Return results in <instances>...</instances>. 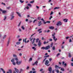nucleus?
I'll use <instances>...</instances> for the list:
<instances>
[{"mask_svg":"<svg viewBox=\"0 0 73 73\" xmlns=\"http://www.w3.org/2000/svg\"><path fill=\"white\" fill-rule=\"evenodd\" d=\"M21 63H22V61H19V60H18L16 62V64L17 65H20L21 64Z\"/></svg>","mask_w":73,"mask_h":73,"instance_id":"1","label":"nucleus"},{"mask_svg":"<svg viewBox=\"0 0 73 73\" xmlns=\"http://www.w3.org/2000/svg\"><path fill=\"white\" fill-rule=\"evenodd\" d=\"M30 41H31V42L32 44H33L34 42H35V40L36 38H34L33 40V38H30ZM32 40H33V41H32Z\"/></svg>","mask_w":73,"mask_h":73,"instance_id":"2","label":"nucleus"},{"mask_svg":"<svg viewBox=\"0 0 73 73\" xmlns=\"http://www.w3.org/2000/svg\"><path fill=\"white\" fill-rule=\"evenodd\" d=\"M10 16L11 17V20H13L14 18H15V16H13V14H11Z\"/></svg>","mask_w":73,"mask_h":73,"instance_id":"3","label":"nucleus"},{"mask_svg":"<svg viewBox=\"0 0 73 73\" xmlns=\"http://www.w3.org/2000/svg\"><path fill=\"white\" fill-rule=\"evenodd\" d=\"M38 61H36L34 63H33L32 65L34 66L35 65H36V66H37L38 65Z\"/></svg>","mask_w":73,"mask_h":73,"instance_id":"4","label":"nucleus"},{"mask_svg":"<svg viewBox=\"0 0 73 73\" xmlns=\"http://www.w3.org/2000/svg\"><path fill=\"white\" fill-rule=\"evenodd\" d=\"M49 63V61L48 60H47L45 61V64L46 65H47V66H49V65H48Z\"/></svg>","mask_w":73,"mask_h":73,"instance_id":"5","label":"nucleus"},{"mask_svg":"<svg viewBox=\"0 0 73 73\" xmlns=\"http://www.w3.org/2000/svg\"><path fill=\"white\" fill-rule=\"evenodd\" d=\"M62 25V23H61V22L59 21L56 24V25L57 26H60Z\"/></svg>","mask_w":73,"mask_h":73,"instance_id":"6","label":"nucleus"},{"mask_svg":"<svg viewBox=\"0 0 73 73\" xmlns=\"http://www.w3.org/2000/svg\"><path fill=\"white\" fill-rule=\"evenodd\" d=\"M8 71L7 72V73H12V71L11 69H8Z\"/></svg>","mask_w":73,"mask_h":73,"instance_id":"7","label":"nucleus"},{"mask_svg":"<svg viewBox=\"0 0 73 73\" xmlns=\"http://www.w3.org/2000/svg\"><path fill=\"white\" fill-rule=\"evenodd\" d=\"M49 48H50V46L49 45L46 46L45 47V50H48V49H49Z\"/></svg>","mask_w":73,"mask_h":73,"instance_id":"8","label":"nucleus"},{"mask_svg":"<svg viewBox=\"0 0 73 73\" xmlns=\"http://www.w3.org/2000/svg\"><path fill=\"white\" fill-rule=\"evenodd\" d=\"M15 72L17 73H19V70L17 69L16 68H14Z\"/></svg>","mask_w":73,"mask_h":73,"instance_id":"9","label":"nucleus"},{"mask_svg":"<svg viewBox=\"0 0 73 73\" xmlns=\"http://www.w3.org/2000/svg\"><path fill=\"white\" fill-rule=\"evenodd\" d=\"M38 46L40 47V46H41V40H39L38 42Z\"/></svg>","mask_w":73,"mask_h":73,"instance_id":"10","label":"nucleus"},{"mask_svg":"<svg viewBox=\"0 0 73 73\" xmlns=\"http://www.w3.org/2000/svg\"><path fill=\"white\" fill-rule=\"evenodd\" d=\"M48 71L50 72H52V67H49V68H48Z\"/></svg>","mask_w":73,"mask_h":73,"instance_id":"11","label":"nucleus"},{"mask_svg":"<svg viewBox=\"0 0 73 73\" xmlns=\"http://www.w3.org/2000/svg\"><path fill=\"white\" fill-rule=\"evenodd\" d=\"M16 13L17 14L19 17H21V14H20V13L19 12H17Z\"/></svg>","mask_w":73,"mask_h":73,"instance_id":"12","label":"nucleus"},{"mask_svg":"<svg viewBox=\"0 0 73 73\" xmlns=\"http://www.w3.org/2000/svg\"><path fill=\"white\" fill-rule=\"evenodd\" d=\"M41 30H42V29H39L38 31V32H39V31H40L39 32V33H42V31H41Z\"/></svg>","mask_w":73,"mask_h":73,"instance_id":"13","label":"nucleus"},{"mask_svg":"<svg viewBox=\"0 0 73 73\" xmlns=\"http://www.w3.org/2000/svg\"><path fill=\"white\" fill-rule=\"evenodd\" d=\"M38 26H40L41 24H42V23H41V21H39L38 22Z\"/></svg>","mask_w":73,"mask_h":73,"instance_id":"14","label":"nucleus"},{"mask_svg":"<svg viewBox=\"0 0 73 73\" xmlns=\"http://www.w3.org/2000/svg\"><path fill=\"white\" fill-rule=\"evenodd\" d=\"M60 7H55L54 9V10H55V9H60Z\"/></svg>","mask_w":73,"mask_h":73,"instance_id":"15","label":"nucleus"},{"mask_svg":"<svg viewBox=\"0 0 73 73\" xmlns=\"http://www.w3.org/2000/svg\"><path fill=\"white\" fill-rule=\"evenodd\" d=\"M7 11H2V13L3 14H5L7 13Z\"/></svg>","mask_w":73,"mask_h":73,"instance_id":"16","label":"nucleus"},{"mask_svg":"<svg viewBox=\"0 0 73 73\" xmlns=\"http://www.w3.org/2000/svg\"><path fill=\"white\" fill-rule=\"evenodd\" d=\"M27 38H26L25 39H23V42H24L25 43H27V41H26V40H27Z\"/></svg>","mask_w":73,"mask_h":73,"instance_id":"17","label":"nucleus"},{"mask_svg":"<svg viewBox=\"0 0 73 73\" xmlns=\"http://www.w3.org/2000/svg\"><path fill=\"white\" fill-rule=\"evenodd\" d=\"M0 70H2V71L3 72V73H5V71H4V69H3L2 68H0Z\"/></svg>","mask_w":73,"mask_h":73,"instance_id":"18","label":"nucleus"},{"mask_svg":"<svg viewBox=\"0 0 73 73\" xmlns=\"http://www.w3.org/2000/svg\"><path fill=\"white\" fill-rule=\"evenodd\" d=\"M55 38H56V36H54L53 38L54 41L56 42V40H57V38L55 39Z\"/></svg>","mask_w":73,"mask_h":73,"instance_id":"19","label":"nucleus"},{"mask_svg":"<svg viewBox=\"0 0 73 73\" xmlns=\"http://www.w3.org/2000/svg\"><path fill=\"white\" fill-rule=\"evenodd\" d=\"M9 42H10L9 40H8V41L7 43V46H8L9 45Z\"/></svg>","mask_w":73,"mask_h":73,"instance_id":"20","label":"nucleus"},{"mask_svg":"<svg viewBox=\"0 0 73 73\" xmlns=\"http://www.w3.org/2000/svg\"><path fill=\"white\" fill-rule=\"evenodd\" d=\"M49 28L50 29H54V27H53L50 26L49 27Z\"/></svg>","mask_w":73,"mask_h":73,"instance_id":"21","label":"nucleus"},{"mask_svg":"<svg viewBox=\"0 0 73 73\" xmlns=\"http://www.w3.org/2000/svg\"><path fill=\"white\" fill-rule=\"evenodd\" d=\"M63 21H64V22L67 23V22H68V19H63Z\"/></svg>","mask_w":73,"mask_h":73,"instance_id":"22","label":"nucleus"},{"mask_svg":"<svg viewBox=\"0 0 73 73\" xmlns=\"http://www.w3.org/2000/svg\"><path fill=\"white\" fill-rule=\"evenodd\" d=\"M56 35V33H54L52 35V36H53V38L54 37H55V36H54V35Z\"/></svg>","mask_w":73,"mask_h":73,"instance_id":"23","label":"nucleus"},{"mask_svg":"<svg viewBox=\"0 0 73 73\" xmlns=\"http://www.w3.org/2000/svg\"><path fill=\"white\" fill-rule=\"evenodd\" d=\"M15 60H16V61H19V59H18V58L17 57L15 58Z\"/></svg>","mask_w":73,"mask_h":73,"instance_id":"24","label":"nucleus"},{"mask_svg":"<svg viewBox=\"0 0 73 73\" xmlns=\"http://www.w3.org/2000/svg\"><path fill=\"white\" fill-rule=\"evenodd\" d=\"M13 57H17V55L15 54H13Z\"/></svg>","mask_w":73,"mask_h":73,"instance_id":"25","label":"nucleus"},{"mask_svg":"<svg viewBox=\"0 0 73 73\" xmlns=\"http://www.w3.org/2000/svg\"><path fill=\"white\" fill-rule=\"evenodd\" d=\"M11 61L12 62V63H13L15 62V60L14 59H12L11 60Z\"/></svg>","mask_w":73,"mask_h":73,"instance_id":"26","label":"nucleus"},{"mask_svg":"<svg viewBox=\"0 0 73 73\" xmlns=\"http://www.w3.org/2000/svg\"><path fill=\"white\" fill-rule=\"evenodd\" d=\"M41 49H42L43 50H44V49H45V47H41Z\"/></svg>","mask_w":73,"mask_h":73,"instance_id":"27","label":"nucleus"},{"mask_svg":"<svg viewBox=\"0 0 73 73\" xmlns=\"http://www.w3.org/2000/svg\"><path fill=\"white\" fill-rule=\"evenodd\" d=\"M20 72H23V71H24V70H23V69L22 68H21L20 69Z\"/></svg>","mask_w":73,"mask_h":73,"instance_id":"28","label":"nucleus"},{"mask_svg":"<svg viewBox=\"0 0 73 73\" xmlns=\"http://www.w3.org/2000/svg\"><path fill=\"white\" fill-rule=\"evenodd\" d=\"M16 44L17 45H19V44H21V42H17L16 43Z\"/></svg>","mask_w":73,"mask_h":73,"instance_id":"29","label":"nucleus"},{"mask_svg":"<svg viewBox=\"0 0 73 73\" xmlns=\"http://www.w3.org/2000/svg\"><path fill=\"white\" fill-rule=\"evenodd\" d=\"M6 19H7V16H5L4 17V19H3L4 21H5Z\"/></svg>","mask_w":73,"mask_h":73,"instance_id":"30","label":"nucleus"},{"mask_svg":"<svg viewBox=\"0 0 73 73\" xmlns=\"http://www.w3.org/2000/svg\"><path fill=\"white\" fill-rule=\"evenodd\" d=\"M6 37H7V35H5L3 36V39H4Z\"/></svg>","mask_w":73,"mask_h":73,"instance_id":"31","label":"nucleus"},{"mask_svg":"<svg viewBox=\"0 0 73 73\" xmlns=\"http://www.w3.org/2000/svg\"><path fill=\"white\" fill-rule=\"evenodd\" d=\"M6 8L7 9H8V10H9V9L10 8H11V7H10V6H9V7H7Z\"/></svg>","mask_w":73,"mask_h":73,"instance_id":"32","label":"nucleus"},{"mask_svg":"<svg viewBox=\"0 0 73 73\" xmlns=\"http://www.w3.org/2000/svg\"><path fill=\"white\" fill-rule=\"evenodd\" d=\"M19 1L20 3H24V1H23L21 0H20Z\"/></svg>","mask_w":73,"mask_h":73,"instance_id":"33","label":"nucleus"},{"mask_svg":"<svg viewBox=\"0 0 73 73\" xmlns=\"http://www.w3.org/2000/svg\"><path fill=\"white\" fill-rule=\"evenodd\" d=\"M21 28L22 29H23V30H24L25 28H24V26H22Z\"/></svg>","mask_w":73,"mask_h":73,"instance_id":"34","label":"nucleus"},{"mask_svg":"<svg viewBox=\"0 0 73 73\" xmlns=\"http://www.w3.org/2000/svg\"><path fill=\"white\" fill-rule=\"evenodd\" d=\"M61 70H62V71H64V68H61Z\"/></svg>","mask_w":73,"mask_h":73,"instance_id":"35","label":"nucleus"},{"mask_svg":"<svg viewBox=\"0 0 73 73\" xmlns=\"http://www.w3.org/2000/svg\"><path fill=\"white\" fill-rule=\"evenodd\" d=\"M32 49H34V50H36V48H35V47H32Z\"/></svg>","mask_w":73,"mask_h":73,"instance_id":"36","label":"nucleus"},{"mask_svg":"<svg viewBox=\"0 0 73 73\" xmlns=\"http://www.w3.org/2000/svg\"><path fill=\"white\" fill-rule=\"evenodd\" d=\"M27 5H28V6H29V7H32V5H31V4H27Z\"/></svg>","mask_w":73,"mask_h":73,"instance_id":"37","label":"nucleus"},{"mask_svg":"<svg viewBox=\"0 0 73 73\" xmlns=\"http://www.w3.org/2000/svg\"><path fill=\"white\" fill-rule=\"evenodd\" d=\"M55 46H53V47L52 48V50H55Z\"/></svg>","mask_w":73,"mask_h":73,"instance_id":"38","label":"nucleus"},{"mask_svg":"<svg viewBox=\"0 0 73 73\" xmlns=\"http://www.w3.org/2000/svg\"><path fill=\"white\" fill-rule=\"evenodd\" d=\"M68 56L69 57H71L72 56H71V55H70V53H69Z\"/></svg>","mask_w":73,"mask_h":73,"instance_id":"39","label":"nucleus"},{"mask_svg":"<svg viewBox=\"0 0 73 73\" xmlns=\"http://www.w3.org/2000/svg\"><path fill=\"white\" fill-rule=\"evenodd\" d=\"M12 63L13 65H16V63L15 62H13V63Z\"/></svg>","mask_w":73,"mask_h":73,"instance_id":"40","label":"nucleus"},{"mask_svg":"<svg viewBox=\"0 0 73 73\" xmlns=\"http://www.w3.org/2000/svg\"><path fill=\"white\" fill-rule=\"evenodd\" d=\"M39 40V38H37L36 39V42H38V41Z\"/></svg>","mask_w":73,"mask_h":73,"instance_id":"41","label":"nucleus"},{"mask_svg":"<svg viewBox=\"0 0 73 73\" xmlns=\"http://www.w3.org/2000/svg\"><path fill=\"white\" fill-rule=\"evenodd\" d=\"M32 21H31V20H29V23H32Z\"/></svg>","mask_w":73,"mask_h":73,"instance_id":"42","label":"nucleus"},{"mask_svg":"<svg viewBox=\"0 0 73 73\" xmlns=\"http://www.w3.org/2000/svg\"><path fill=\"white\" fill-rule=\"evenodd\" d=\"M1 4L3 5H5V4L3 2L1 3Z\"/></svg>","mask_w":73,"mask_h":73,"instance_id":"43","label":"nucleus"},{"mask_svg":"<svg viewBox=\"0 0 73 73\" xmlns=\"http://www.w3.org/2000/svg\"><path fill=\"white\" fill-rule=\"evenodd\" d=\"M52 18H53V17H52V16H51L49 18V20H50L51 19H52Z\"/></svg>","mask_w":73,"mask_h":73,"instance_id":"44","label":"nucleus"},{"mask_svg":"<svg viewBox=\"0 0 73 73\" xmlns=\"http://www.w3.org/2000/svg\"><path fill=\"white\" fill-rule=\"evenodd\" d=\"M49 57V55H48L47 56H44V58H45L46 57Z\"/></svg>","mask_w":73,"mask_h":73,"instance_id":"45","label":"nucleus"},{"mask_svg":"<svg viewBox=\"0 0 73 73\" xmlns=\"http://www.w3.org/2000/svg\"><path fill=\"white\" fill-rule=\"evenodd\" d=\"M20 25H21V23H20L18 25V27H19L20 26Z\"/></svg>","mask_w":73,"mask_h":73,"instance_id":"46","label":"nucleus"},{"mask_svg":"<svg viewBox=\"0 0 73 73\" xmlns=\"http://www.w3.org/2000/svg\"><path fill=\"white\" fill-rule=\"evenodd\" d=\"M69 42H72V40H71V39H70L69 40Z\"/></svg>","mask_w":73,"mask_h":73,"instance_id":"47","label":"nucleus"},{"mask_svg":"<svg viewBox=\"0 0 73 73\" xmlns=\"http://www.w3.org/2000/svg\"><path fill=\"white\" fill-rule=\"evenodd\" d=\"M29 69V66L27 67V68H26V69H27V70H28Z\"/></svg>","mask_w":73,"mask_h":73,"instance_id":"48","label":"nucleus"},{"mask_svg":"<svg viewBox=\"0 0 73 73\" xmlns=\"http://www.w3.org/2000/svg\"><path fill=\"white\" fill-rule=\"evenodd\" d=\"M59 55H60V53H58L57 55L56 56H57V57H58V56H59Z\"/></svg>","mask_w":73,"mask_h":73,"instance_id":"49","label":"nucleus"},{"mask_svg":"<svg viewBox=\"0 0 73 73\" xmlns=\"http://www.w3.org/2000/svg\"><path fill=\"white\" fill-rule=\"evenodd\" d=\"M21 49H18V51H21Z\"/></svg>","mask_w":73,"mask_h":73,"instance_id":"50","label":"nucleus"},{"mask_svg":"<svg viewBox=\"0 0 73 73\" xmlns=\"http://www.w3.org/2000/svg\"><path fill=\"white\" fill-rule=\"evenodd\" d=\"M42 40H45V38L44 37H42Z\"/></svg>","mask_w":73,"mask_h":73,"instance_id":"51","label":"nucleus"},{"mask_svg":"<svg viewBox=\"0 0 73 73\" xmlns=\"http://www.w3.org/2000/svg\"><path fill=\"white\" fill-rule=\"evenodd\" d=\"M53 12L51 11V13H50V15H53Z\"/></svg>","mask_w":73,"mask_h":73,"instance_id":"52","label":"nucleus"},{"mask_svg":"<svg viewBox=\"0 0 73 73\" xmlns=\"http://www.w3.org/2000/svg\"><path fill=\"white\" fill-rule=\"evenodd\" d=\"M36 8H37V9H39V7L38 6H36Z\"/></svg>","mask_w":73,"mask_h":73,"instance_id":"53","label":"nucleus"},{"mask_svg":"<svg viewBox=\"0 0 73 73\" xmlns=\"http://www.w3.org/2000/svg\"><path fill=\"white\" fill-rule=\"evenodd\" d=\"M41 20L42 21H45L44 20V19L43 18H42L41 19Z\"/></svg>","mask_w":73,"mask_h":73,"instance_id":"54","label":"nucleus"},{"mask_svg":"<svg viewBox=\"0 0 73 73\" xmlns=\"http://www.w3.org/2000/svg\"><path fill=\"white\" fill-rule=\"evenodd\" d=\"M43 70V69H41L40 70V72H42V71Z\"/></svg>","mask_w":73,"mask_h":73,"instance_id":"55","label":"nucleus"},{"mask_svg":"<svg viewBox=\"0 0 73 73\" xmlns=\"http://www.w3.org/2000/svg\"><path fill=\"white\" fill-rule=\"evenodd\" d=\"M69 38V36L66 37V40H67V39H68Z\"/></svg>","mask_w":73,"mask_h":73,"instance_id":"56","label":"nucleus"},{"mask_svg":"<svg viewBox=\"0 0 73 73\" xmlns=\"http://www.w3.org/2000/svg\"><path fill=\"white\" fill-rule=\"evenodd\" d=\"M49 41H52V39H49Z\"/></svg>","mask_w":73,"mask_h":73,"instance_id":"57","label":"nucleus"},{"mask_svg":"<svg viewBox=\"0 0 73 73\" xmlns=\"http://www.w3.org/2000/svg\"><path fill=\"white\" fill-rule=\"evenodd\" d=\"M25 8H26V9H29V7L27 6V7H26Z\"/></svg>","mask_w":73,"mask_h":73,"instance_id":"58","label":"nucleus"},{"mask_svg":"<svg viewBox=\"0 0 73 73\" xmlns=\"http://www.w3.org/2000/svg\"><path fill=\"white\" fill-rule=\"evenodd\" d=\"M58 66H57V65H55V68H58Z\"/></svg>","mask_w":73,"mask_h":73,"instance_id":"59","label":"nucleus"},{"mask_svg":"<svg viewBox=\"0 0 73 73\" xmlns=\"http://www.w3.org/2000/svg\"><path fill=\"white\" fill-rule=\"evenodd\" d=\"M32 70H35V68H32Z\"/></svg>","mask_w":73,"mask_h":73,"instance_id":"60","label":"nucleus"},{"mask_svg":"<svg viewBox=\"0 0 73 73\" xmlns=\"http://www.w3.org/2000/svg\"><path fill=\"white\" fill-rule=\"evenodd\" d=\"M19 56H22V54L21 53H19Z\"/></svg>","mask_w":73,"mask_h":73,"instance_id":"61","label":"nucleus"},{"mask_svg":"<svg viewBox=\"0 0 73 73\" xmlns=\"http://www.w3.org/2000/svg\"><path fill=\"white\" fill-rule=\"evenodd\" d=\"M19 32H21L22 30L20 29H19Z\"/></svg>","mask_w":73,"mask_h":73,"instance_id":"62","label":"nucleus"},{"mask_svg":"<svg viewBox=\"0 0 73 73\" xmlns=\"http://www.w3.org/2000/svg\"><path fill=\"white\" fill-rule=\"evenodd\" d=\"M53 46V43H52L51 44V46L52 47Z\"/></svg>","mask_w":73,"mask_h":73,"instance_id":"63","label":"nucleus"},{"mask_svg":"<svg viewBox=\"0 0 73 73\" xmlns=\"http://www.w3.org/2000/svg\"><path fill=\"white\" fill-rule=\"evenodd\" d=\"M71 65L72 66H73V63H71Z\"/></svg>","mask_w":73,"mask_h":73,"instance_id":"64","label":"nucleus"}]
</instances>
